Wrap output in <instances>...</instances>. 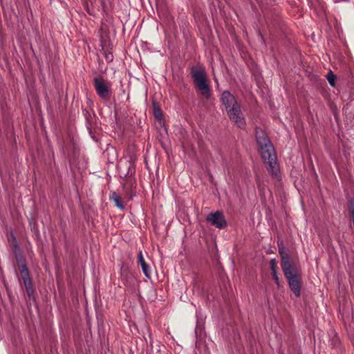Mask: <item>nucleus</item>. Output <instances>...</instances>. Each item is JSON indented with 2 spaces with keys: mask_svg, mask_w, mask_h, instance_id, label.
<instances>
[{
  "mask_svg": "<svg viewBox=\"0 0 354 354\" xmlns=\"http://www.w3.org/2000/svg\"><path fill=\"white\" fill-rule=\"evenodd\" d=\"M110 200L113 201L115 203V205L117 207L120 209H124L125 205L124 204L123 200L120 195H118L116 192H113L110 195Z\"/></svg>",
  "mask_w": 354,
  "mask_h": 354,
  "instance_id": "obj_10",
  "label": "nucleus"
},
{
  "mask_svg": "<svg viewBox=\"0 0 354 354\" xmlns=\"http://www.w3.org/2000/svg\"><path fill=\"white\" fill-rule=\"evenodd\" d=\"M19 270L27 294L29 297H32L34 295V289L28 268L26 265L23 264L20 266Z\"/></svg>",
  "mask_w": 354,
  "mask_h": 354,
  "instance_id": "obj_7",
  "label": "nucleus"
},
{
  "mask_svg": "<svg viewBox=\"0 0 354 354\" xmlns=\"http://www.w3.org/2000/svg\"><path fill=\"white\" fill-rule=\"evenodd\" d=\"M93 86L97 95L104 100H109L111 95V91L102 77H95L93 79Z\"/></svg>",
  "mask_w": 354,
  "mask_h": 354,
  "instance_id": "obj_4",
  "label": "nucleus"
},
{
  "mask_svg": "<svg viewBox=\"0 0 354 354\" xmlns=\"http://www.w3.org/2000/svg\"><path fill=\"white\" fill-rule=\"evenodd\" d=\"M138 262L140 263L142 267V270L145 275L149 278L150 277V268L147 264V263L145 261L142 251H140L138 254Z\"/></svg>",
  "mask_w": 354,
  "mask_h": 354,
  "instance_id": "obj_11",
  "label": "nucleus"
},
{
  "mask_svg": "<svg viewBox=\"0 0 354 354\" xmlns=\"http://www.w3.org/2000/svg\"><path fill=\"white\" fill-rule=\"evenodd\" d=\"M221 100L226 111L238 104L235 97L228 91L222 93Z\"/></svg>",
  "mask_w": 354,
  "mask_h": 354,
  "instance_id": "obj_9",
  "label": "nucleus"
},
{
  "mask_svg": "<svg viewBox=\"0 0 354 354\" xmlns=\"http://www.w3.org/2000/svg\"><path fill=\"white\" fill-rule=\"evenodd\" d=\"M190 73L196 91L204 98L209 100L212 96V89L204 66H194L191 68Z\"/></svg>",
  "mask_w": 354,
  "mask_h": 354,
  "instance_id": "obj_2",
  "label": "nucleus"
},
{
  "mask_svg": "<svg viewBox=\"0 0 354 354\" xmlns=\"http://www.w3.org/2000/svg\"><path fill=\"white\" fill-rule=\"evenodd\" d=\"M154 116L156 118L160 120L162 118V113L160 109H154Z\"/></svg>",
  "mask_w": 354,
  "mask_h": 354,
  "instance_id": "obj_14",
  "label": "nucleus"
},
{
  "mask_svg": "<svg viewBox=\"0 0 354 354\" xmlns=\"http://www.w3.org/2000/svg\"><path fill=\"white\" fill-rule=\"evenodd\" d=\"M227 113L230 120H232L238 127H244L245 122L239 104L234 107L227 109Z\"/></svg>",
  "mask_w": 354,
  "mask_h": 354,
  "instance_id": "obj_5",
  "label": "nucleus"
},
{
  "mask_svg": "<svg viewBox=\"0 0 354 354\" xmlns=\"http://www.w3.org/2000/svg\"><path fill=\"white\" fill-rule=\"evenodd\" d=\"M327 80L330 85L333 87L335 86V81L337 80V76L330 71L326 75Z\"/></svg>",
  "mask_w": 354,
  "mask_h": 354,
  "instance_id": "obj_12",
  "label": "nucleus"
},
{
  "mask_svg": "<svg viewBox=\"0 0 354 354\" xmlns=\"http://www.w3.org/2000/svg\"><path fill=\"white\" fill-rule=\"evenodd\" d=\"M124 189H127V184L124 186Z\"/></svg>",
  "mask_w": 354,
  "mask_h": 354,
  "instance_id": "obj_17",
  "label": "nucleus"
},
{
  "mask_svg": "<svg viewBox=\"0 0 354 354\" xmlns=\"http://www.w3.org/2000/svg\"><path fill=\"white\" fill-rule=\"evenodd\" d=\"M273 278L277 283H279V278L277 274V271L272 272Z\"/></svg>",
  "mask_w": 354,
  "mask_h": 354,
  "instance_id": "obj_15",
  "label": "nucleus"
},
{
  "mask_svg": "<svg viewBox=\"0 0 354 354\" xmlns=\"http://www.w3.org/2000/svg\"><path fill=\"white\" fill-rule=\"evenodd\" d=\"M206 220L212 225L219 229H223L227 225L226 221L221 211L210 212L207 215Z\"/></svg>",
  "mask_w": 354,
  "mask_h": 354,
  "instance_id": "obj_6",
  "label": "nucleus"
},
{
  "mask_svg": "<svg viewBox=\"0 0 354 354\" xmlns=\"http://www.w3.org/2000/svg\"><path fill=\"white\" fill-rule=\"evenodd\" d=\"M261 158L266 165L268 171L272 176H277L279 172V166L277 162V156L273 145L260 149Z\"/></svg>",
  "mask_w": 354,
  "mask_h": 354,
  "instance_id": "obj_3",
  "label": "nucleus"
},
{
  "mask_svg": "<svg viewBox=\"0 0 354 354\" xmlns=\"http://www.w3.org/2000/svg\"><path fill=\"white\" fill-rule=\"evenodd\" d=\"M256 139L259 149L266 148L269 145H272V143L269 140L266 133L261 129H256Z\"/></svg>",
  "mask_w": 354,
  "mask_h": 354,
  "instance_id": "obj_8",
  "label": "nucleus"
},
{
  "mask_svg": "<svg viewBox=\"0 0 354 354\" xmlns=\"http://www.w3.org/2000/svg\"><path fill=\"white\" fill-rule=\"evenodd\" d=\"M270 268H271L272 272L277 271V263L276 260L274 259H272L270 260Z\"/></svg>",
  "mask_w": 354,
  "mask_h": 354,
  "instance_id": "obj_13",
  "label": "nucleus"
},
{
  "mask_svg": "<svg viewBox=\"0 0 354 354\" xmlns=\"http://www.w3.org/2000/svg\"><path fill=\"white\" fill-rule=\"evenodd\" d=\"M279 248V253L281 257V266L284 274L288 279L291 290L297 297L300 296L301 282L299 276L295 271L292 262L290 260L288 252L285 250L284 245Z\"/></svg>",
  "mask_w": 354,
  "mask_h": 354,
  "instance_id": "obj_1",
  "label": "nucleus"
},
{
  "mask_svg": "<svg viewBox=\"0 0 354 354\" xmlns=\"http://www.w3.org/2000/svg\"><path fill=\"white\" fill-rule=\"evenodd\" d=\"M127 194L129 196V198H132V196H133V194H132V190L131 189L127 192Z\"/></svg>",
  "mask_w": 354,
  "mask_h": 354,
  "instance_id": "obj_16",
  "label": "nucleus"
}]
</instances>
